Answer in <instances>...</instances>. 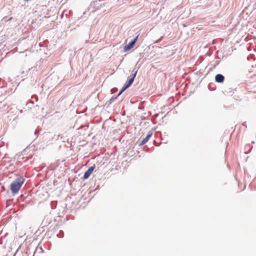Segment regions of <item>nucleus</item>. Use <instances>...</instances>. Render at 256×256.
I'll use <instances>...</instances> for the list:
<instances>
[{
    "mask_svg": "<svg viewBox=\"0 0 256 256\" xmlns=\"http://www.w3.org/2000/svg\"><path fill=\"white\" fill-rule=\"evenodd\" d=\"M215 80L216 82H222L224 80V76L220 74H218L216 76Z\"/></svg>",
    "mask_w": 256,
    "mask_h": 256,
    "instance_id": "39448f33",
    "label": "nucleus"
},
{
    "mask_svg": "<svg viewBox=\"0 0 256 256\" xmlns=\"http://www.w3.org/2000/svg\"><path fill=\"white\" fill-rule=\"evenodd\" d=\"M138 38V36H136L131 42H130L128 45H126L124 46V51L126 52L131 50L134 46V45L137 40Z\"/></svg>",
    "mask_w": 256,
    "mask_h": 256,
    "instance_id": "f03ea898",
    "label": "nucleus"
},
{
    "mask_svg": "<svg viewBox=\"0 0 256 256\" xmlns=\"http://www.w3.org/2000/svg\"><path fill=\"white\" fill-rule=\"evenodd\" d=\"M132 84V83H130V82H128L125 84L124 86L122 88L121 91L120 92L118 95L120 94L126 89L130 86Z\"/></svg>",
    "mask_w": 256,
    "mask_h": 256,
    "instance_id": "0eeeda50",
    "label": "nucleus"
},
{
    "mask_svg": "<svg viewBox=\"0 0 256 256\" xmlns=\"http://www.w3.org/2000/svg\"><path fill=\"white\" fill-rule=\"evenodd\" d=\"M152 136V132H149L146 136L143 138L142 140L140 142V144L142 146V145H144V144H145L150 139V138L151 137V136Z\"/></svg>",
    "mask_w": 256,
    "mask_h": 256,
    "instance_id": "20e7f679",
    "label": "nucleus"
},
{
    "mask_svg": "<svg viewBox=\"0 0 256 256\" xmlns=\"http://www.w3.org/2000/svg\"><path fill=\"white\" fill-rule=\"evenodd\" d=\"M95 168L94 166H92L90 167L84 174L83 178L86 180L88 178V177L90 176V174L93 172L94 169Z\"/></svg>",
    "mask_w": 256,
    "mask_h": 256,
    "instance_id": "7ed1b4c3",
    "label": "nucleus"
},
{
    "mask_svg": "<svg viewBox=\"0 0 256 256\" xmlns=\"http://www.w3.org/2000/svg\"><path fill=\"white\" fill-rule=\"evenodd\" d=\"M136 71L134 72V70L132 72V74L130 75V76L128 78V82H130V83L132 84L134 78L136 77Z\"/></svg>",
    "mask_w": 256,
    "mask_h": 256,
    "instance_id": "423d86ee",
    "label": "nucleus"
},
{
    "mask_svg": "<svg viewBox=\"0 0 256 256\" xmlns=\"http://www.w3.org/2000/svg\"><path fill=\"white\" fill-rule=\"evenodd\" d=\"M24 182V179L22 178H18L14 180L10 184V190L13 194H16Z\"/></svg>",
    "mask_w": 256,
    "mask_h": 256,
    "instance_id": "f257e3e1",
    "label": "nucleus"
}]
</instances>
